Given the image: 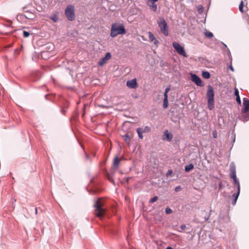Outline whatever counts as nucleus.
Masks as SVG:
<instances>
[{"label": "nucleus", "instance_id": "f257e3e1", "mask_svg": "<svg viewBox=\"0 0 249 249\" xmlns=\"http://www.w3.org/2000/svg\"><path fill=\"white\" fill-rule=\"evenodd\" d=\"M206 97L208 100V108L210 110H212L214 107V91L213 87L210 85L207 87Z\"/></svg>", "mask_w": 249, "mask_h": 249}, {"label": "nucleus", "instance_id": "f03ea898", "mask_svg": "<svg viewBox=\"0 0 249 249\" xmlns=\"http://www.w3.org/2000/svg\"><path fill=\"white\" fill-rule=\"evenodd\" d=\"M126 33V30L123 24L117 25L115 23L111 26L110 36L115 37L118 35H124Z\"/></svg>", "mask_w": 249, "mask_h": 249}, {"label": "nucleus", "instance_id": "7ed1b4c3", "mask_svg": "<svg viewBox=\"0 0 249 249\" xmlns=\"http://www.w3.org/2000/svg\"><path fill=\"white\" fill-rule=\"evenodd\" d=\"M157 23L160 30V32L165 36H167L169 35V29L167 25V23L162 17H160L157 21Z\"/></svg>", "mask_w": 249, "mask_h": 249}, {"label": "nucleus", "instance_id": "20e7f679", "mask_svg": "<svg viewBox=\"0 0 249 249\" xmlns=\"http://www.w3.org/2000/svg\"><path fill=\"white\" fill-rule=\"evenodd\" d=\"M94 206L95 208V215L99 217H102L105 213V210L103 208V202L100 199H97Z\"/></svg>", "mask_w": 249, "mask_h": 249}, {"label": "nucleus", "instance_id": "39448f33", "mask_svg": "<svg viewBox=\"0 0 249 249\" xmlns=\"http://www.w3.org/2000/svg\"><path fill=\"white\" fill-rule=\"evenodd\" d=\"M65 13L66 17L69 20L72 21L75 19L74 6L71 4L68 5L65 9Z\"/></svg>", "mask_w": 249, "mask_h": 249}, {"label": "nucleus", "instance_id": "423d86ee", "mask_svg": "<svg viewBox=\"0 0 249 249\" xmlns=\"http://www.w3.org/2000/svg\"><path fill=\"white\" fill-rule=\"evenodd\" d=\"M173 46L179 54L184 57H187V55L183 47L181 46L178 42H174L173 43Z\"/></svg>", "mask_w": 249, "mask_h": 249}, {"label": "nucleus", "instance_id": "0eeeda50", "mask_svg": "<svg viewBox=\"0 0 249 249\" xmlns=\"http://www.w3.org/2000/svg\"><path fill=\"white\" fill-rule=\"evenodd\" d=\"M191 80L193 82H194L197 86L201 87L204 86V84L203 83L201 79L196 74H195V73L191 74Z\"/></svg>", "mask_w": 249, "mask_h": 249}, {"label": "nucleus", "instance_id": "6e6552de", "mask_svg": "<svg viewBox=\"0 0 249 249\" xmlns=\"http://www.w3.org/2000/svg\"><path fill=\"white\" fill-rule=\"evenodd\" d=\"M243 106L241 113L245 114L249 112V100L246 98L243 99Z\"/></svg>", "mask_w": 249, "mask_h": 249}, {"label": "nucleus", "instance_id": "1a4fd4ad", "mask_svg": "<svg viewBox=\"0 0 249 249\" xmlns=\"http://www.w3.org/2000/svg\"><path fill=\"white\" fill-rule=\"evenodd\" d=\"M111 53L109 52L107 53L106 54L105 57L101 58L98 62V65L100 66H103L104 64H105L107 60H108L111 58Z\"/></svg>", "mask_w": 249, "mask_h": 249}, {"label": "nucleus", "instance_id": "9d476101", "mask_svg": "<svg viewBox=\"0 0 249 249\" xmlns=\"http://www.w3.org/2000/svg\"><path fill=\"white\" fill-rule=\"evenodd\" d=\"M137 85L136 79H133L131 80H128L126 82V86L131 89H135L136 88Z\"/></svg>", "mask_w": 249, "mask_h": 249}, {"label": "nucleus", "instance_id": "9b49d317", "mask_svg": "<svg viewBox=\"0 0 249 249\" xmlns=\"http://www.w3.org/2000/svg\"><path fill=\"white\" fill-rule=\"evenodd\" d=\"M148 37L150 41H154V44L155 45H157L159 43V40L156 38L152 32H148Z\"/></svg>", "mask_w": 249, "mask_h": 249}, {"label": "nucleus", "instance_id": "f8f14e48", "mask_svg": "<svg viewBox=\"0 0 249 249\" xmlns=\"http://www.w3.org/2000/svg\"><path fill=\"white\" fill-rule=\"evenodd\" d=\"M163 136L164 138V140L166 139L168 142H171L173 138V135L169 133L168 130H166L164 132Z\"/></svg>", "mask_w": 249, "mask_h": 249}, {"label": "nucleus", "instance_id": "ddd939ff", "mask_svg": "<svg viewBox=\"0 0 249 249\" xmlns=\"http://www.w3.org/2000/svg\"><path fill=\"white\" fill-rule=\"evenodd\" d=\"M25 14L23 15L26 18L32 19L35 18V15L33 13L28 11L24 10Z\"/></svg>", "mask_w": 249, "mask_h": 249}, {"label": "nucleus", "instance_id": "4468645a", "mask_svg": "<svg viewBox=\"0 0 249 249\" xmlns=\"http://www.w3.org/2000/svg\"><path fill=\"white\" fill-rule=\"evenodd\" d=\"M240 190H237V192L236 193H234L232 195V197H233V199L231 201V204L233 205H235L236 203V201L238 199V196L239 195V194H240Z\"/></svg>", "mask_w": 249, "mask_h": 249}, {"label": "nucleus", "instance_id": "2eb2a0df", "mask_svg": "<svg viewBox=\"0 0 249 249\" xmlns=\"http://www.w3.org/2000/svg\"><path fill=\"white\" fill-rule=\"evenodd\" d=\"M155 2H156L152 1L149 2L148 0L147 1V5L154 12H156L157 10V4H156Z\"/></svg>", "mask_w": 249, "mask_h": 249}, {"label": "nucleus", "instance_id": "dca6fc26", "mask_svg": "<svg viewBox=\"0 0 249 249\" xmlns=\"http://www.w3.org/2000/svg\"><path fill=\"white\" fill-rule=\"evenodd\" d=\"M54 49V45L52 43H48L44 46V51H48V53Z\"/></svg>", "mask_w": 249, "mask_h": 249}, {"label": "nucleus", "instance_id": "f3484780", "mask_svg": "<svg viewBox=\"0 0 249 249\" xmlns=\"http://www.w3.org/2000/svg\"><path fill=\"white\" fill-rule=\"evenodd\" d=\"M241 120L244 122L248 121L249 120V112L242 114Z\"/></svg>", "mask_w": 249, "mask_h": 249}, {"label": "nucleus", "instance_id": "a211bd4d", "mask_svg": "<svg viewBox=\"0 0 249 249\" xmlns=\"http://www.w3.org/2000/svg\"><path fill=\"white\" fill-rule=\"evenodd\" d=\"M236 173V168L233 163H231L230 166V174H235Z\"/></svg>", "mask_w": 249, "mask_h": 249}, {"label": "nucleus", "instance_id": "6ab92c4d", "mask_svg": "<svg viewBox=\"0 0 249 249\" xmlns=\"http://www.w3.org/2000/svg\"><path fill=\"white\" fill-rule=\"evenodd\" d=\"M120 160L117 157H116L114 158V161H113V166L114 168H118V165L120 163Z\"/></svg>", "mask_w": 249, "mask_h": 249}, {"label": "nucleus", "instance_id": "aec40b11", "mask_svg": "<svg viewBox=\"0 0 249 249\" xmlns=\"http://www.w3.org/2000/svg\"><path fill=\"white\" fill-rule=\"evenodd\" d=\"M194 166L192 163H190L188 165H187L185 166V171L186 172H189L190 170L194 169Z\"/></svg>", "mask_w": 249, "mask_h": 249}, {"label": "nucleus", "instance_id": "412c9836", "mask_svg": "<svg viewBox=\"0 0 249 249\" xmlns=\"http://www.w3.org/2000/svg\"><path fill=\"white\" fill-rule=\"evenodd\" d=\"M168 96H164L163 107V108H166L168 107Z\"/></svg>", "mask_w": 249, "mask_h": 249}, {"label": "nucleus", "instance_id": "4be33fe9", "mask_svg": "<svg viewBox=\"0 0 249 249\" xmlns=\"http://www.w3.org/2000/svg\"><path fill=\"white\" fill-rule=\"evenodd\" d=\"M202 75L203 78L206 79H209L211 76L210 73L207 71H203L202 73Z\"/></svg>", "mask_w": 249, "mask_h": 249}, {"label": "nucleus", "instance_id": "5701e85b", "mask_svg": "<svg viewBox=\"0 0 249 249\" xmlns=\"http://www.w3.org/2000/svg\"><path fill=\"white\" fill-rule=\"evenodd\" d=\"M151 130V128L148 126H145L143 128H141V131L143 133H148Z\"/></svg>", "mask_w": 249, "mask_h": 249}, {"label": "nucleus", "instance_id": "b1692460", "mask_svg": "<svg viewBox=\"0 0 249 249\" xmlns=\"http://www.w3.org/2000/svg\"><path fill=\"white\" fill-rule=\"evenodd\" d=\"M137 132L138 133L139 138L140 139H142L143 138L142 133H143L141 131V127L138 128L137 129Z\"/></svg>", "mask_w": 249, "mask_h": 249}, {"label": "nucleus", "instance_id": "393cba45", "mask_svg": "<svg viewBox=\"0 0 249 249\" xmlns=\"http://www.w3.org/2000/svg\"><path fill=\"white\" fill-rule=\"evenodd\" d=\"M204 35L206 37H207L208 38H212L213 36V34L212 32H209V31H206L204 33Z\"/></svg>", "mask_w": 249, "mask_h": 249}, {"label": "nucleus", "instance_id": "a878e982", "mask_svg": "<svg viewBox=\"0 0 249 249\" xmlns=\"http://www.w3.org/2000/svg\"><path fill=\"white\" fill-rule=\"evenodd\" d=\"M48 53V51H43L41 52V57L44 59H47L48 57L47 54Z\"/></svg>", "mask_w": 249, "mask_h": 249}, {"label": "nucleus", "instance_id": "bb28decb", "mask_svg": "<svg viewBox=\"0 0 249 249\" xmlns=\"http://www.w3.org/2000/svg\"><path fill=\"white\" fill-rule=\"evenodd\" d=\"M58 17L56 14L53 15V16L50 17V19L53 20L54 22H56L58 20Z\"/></svg>", "mask_w": 249, "mask_h": 249}, {"label": "nucleus", "instance_id": "cd10ccee", "mask_svg": "<svg viewBox=\"0 0 249 249\" xmlns=\"http://www.w3.org/2000/svg\"><path fill=\"white\" fill-rule=\"evenodd\" d=\"M123 137L124 138V140L126 142H129L130 141V138H129V135L128 134H126L124 135L123 136Z\"/></svg>", "mask_w": 249, "mask_h": 249}, {"label": "nucleus", "instance_id": "c85d7f7f", "mask_svg": "<svg viewBox=\"0 0 249 249\" xmlns=\"http://www.w3.org/2000/svg\"><path fill=\"white\" fill-rule=\"evenodd\" d=\"M234 180V184L237 185V190H240V183L239 180L237 179V178L235 179Z\"/></svg>", "mask_w": 249, "mask_h": 249}, {"label": "nucleus", "instance_id": "c756f323", "mask_svg": "<svg viewBox=\"0 0 249 249\" xmlns=\"http://www.w3.org/2000/svg\"><path fill=\"white\" fill-rule=\"evenodd\" d=\"M243 8H244V3H243V1L242 0L239 4V10L241 12L243 13Z\"/></svg>", "mask_w": 249, "mask_h": 249}, {"label": "nucleus", "instance_id": "7c9ffc66", "mask_svg": "<svg viewBox=\"0 0 249 249\" xmlns=\"http://www.w3.org/2000/svg\"><path fill=\"white\" fill-rule=\"evenodd\" d=\"M197 10L199 14H202L203 12V8L202 5H198L197 6Z\"/></svg>", "mask_w": 249, "mask_h": 249}, {"label": "nucleus", "instance_id": "2f4dec72", "mask_svg": "<svg viewBox=\"0 0 249 249\" xmlns=\"http://www.w3.org/2000/svg\"><path fill=\"white\" fill-rule=\"evenodd\" d=\"M170 89H171V86H168L165 89V92H164V96H168V92L170 90Z\"/></svg>", "mask_w": 249, "mask_h": 249}, {"label": "nucleus", "instance_id": "473e14b6", "mask_svg": "<svg viewBox=\"0 0 249 249\" xmlns=\"http://www.w3.org/2000/svg\"><path fill=\"white\" fill-rule=\"evenodd\" d=\"M158 197L157 196H155L154 197H153L150 200L149 202L150 203L155 202L158 200Z\"/></svg>", "mask_w": 249, "mask_h": 249}, {"label": "nucleus", "instance_id": "72a5a7b5", "mask_svg": "<svg viewBox=\"0 0 249 249\" xmlns=\"http://www.w3.org/2000/svg\"><path fill=\"white\" fill-rule=\"evenodd\" d=\"M165 213L166 214H170L172 213V210L170 208L167 207L165 209Z\"/></svg>", "mask_w": 249, "mask_h": 249}, {"label": "nucleus", "instance_id": "f704fd0d", "mask_svg": "<svg viewBox=\"0 0 249 249\" xmlns=\"http://www.w3.org/2000/svg\"><path fill=\"white\" fill-rule=\"evenodd\" d=\"M23 35L24 37H27L30 36V33L27 31H23Z\"/></svg>", "mask_w": 249, "mask_h": 249}, {"label": "nucleus", "instance_id": "c9c22d12", "mask_svg": "<svg viewBox=\"0 0 249 249\" xmlns=\"http://www.w3.org/2000/svg\"><path fill=\"white\" fill-rule=\"evenodd\" d=\"M236 101L238 104H239L240 105H241V101L240 99V96H237V97H236Z\"/></svg>", "mask_w": 249, "mask_h": 249}, {"label": "nucleus", "instance_id": "e433bc0d", "mask_svg": "<svg viewBox=\"0 0 249 249\" xmlns=\"http://www.w3.org/2000/svg\"><path fill=\"white\" fill-rule=\"evenodd\" d=\"M230 177L232 178L233 180L237 178L236 175L235 174H230Z\"/></svg>", "mask_w": 249, "mask_h": 249}, {"label": "nucleus", "instance_id": "4c0bfd02", "mask_svg": "<svg viewBox=\"0 0 249 249\" xmlns=\"http://www.w3.org/2000/svg\"><path fill=\"white\" fill-rule=\"evenodd\" d=\"M234 95L236 97L239 96V91L237 89L235 88L234 90Z\"/></svg>", "mask_w": 249, "mask_h": 249}, {"label": "nucleus", "instance_id": "58836bf2", "mask_svg": "<svg viewBox=\"0 0 249 249\" xmlns=\"http://www.w3.org/2000/svg\"><path fill=\"white\" fill-rule=\"evenodd\" d=\"M172 173H173V171L172 170H168V171H167V172L166 174V176L167 177H168L170 175H171L172 174Z\"/></svg>", "mask_w": 249, "mask_h": 249}, {"label": "nucleus", "instance_id": "ea45409f", "mask_svg": "<svg viewBox=\"0 0 249 249\" xmlns=\"http://www.w3.org/2000/svg\"><path fill=\"white\" fill-rule=\"evenodd\" d=\"M213 136L214 138H217V135L216 130H214L213 132Z\"/></svg>", "mask_w": 249, "mask_h": 249}, {"label": "nucleus", "instance_id": "a19ab883", "mask_svg": "<svg viewBox=\"0 0 249 249\" xmlns=\"http://www.w3.org/2000/svg\"><path fill=\"white\" fill-rule=\"evenodd\" d=\"M180 190H181V187H180V186H178V187H176L175 188V191L176 192H178V191H180Z\"/></svg>", "mask_w": 249, "mask_h": 249}, {"label": "nucleus", "instance_id": "79ce46f5", "mask_svg": "<svg viewBox=\"0 0 249 249\" xmlns=\"http://www.w3.org/2000/svg\"><path fill=\"white\" fill-rule=\"evenodd\" d=\"M180 228H181V230H184L186 228V226L185 225L183 224L180 226Z\"/></svg>", "mask_w": 249, "mask_h": 249}, {"label": "nucleus", "instance_id": "37998d69", "mask_svg": "<svg viewBox=\"0 0 249 249\" xmlns=\"http://www.w3.org/2000/svg\"><path fill=\"white\" fill-rule=\"evenodd\" d=\"M229 68L230 69V70H231V71H234V69L233 68V67L231 65L229 66Z\"/></svg>", "mask_w": 249, "mask_h": 249}, {"label": "nucleus", "instance_id": "c03bdc74", "mask_svg": "<svg viewBox=\"0 0 249 249\" xmlns=\"http://www.w3.org/2000/svg\"><path fill=\"white\" fill-rule=\"evenodd\" d=\"M85 156L87 160H88L89 159V155L86 153H85Z\"/></svg>", "mask_w": 249, "mask_h": 249}, {"label": "nucleus", "instance_id": "a18cd8bd", "mask_svg": "<svg viewBox=\"0 0 249 249\" xmlns=\"http://www.w3.org/2000/svg\"><path fill=\"white\" fill-rule=\"evenodd\" d=\"M148 0L149 1V2H151V1H152V2H157L159 0Z\"/></svg>", "mask_w": 249, "mask_h": 249}, {"label": "nucleus", "instance_id": "49530a36", "mask_svg": "<svg viewBox=\"0 0 249 249\" xmlns=\"http://www.w3.org/2000/svg\"><path fill=\"white\" fill-rule=\"evenodd\" d=\"M108 179L109 180V181L110 182H114L113 179L112 178H109Z\"/></svg>", "mask_w": 249, "mask_h": 249}, {"label": "nucleus", "instance_id": "de8ad7c7", "mask_svg": "<svg viewBox=\"0 0 249 249\" xmlns=\"http://www.w3.org/2000/svg\"><path fill=\"white\" fill-rule=\"evenodd\" d=\"M35 213H36V214H37V208H36H36H35Z\"/></svg>", "mask_w": 249, "mask_h": 249}, {"label": "nucleus", "instance_id": "09e8293b", "mask_svg": "<svg viewBox=\"0 0 249 249\" xmlns=\"http://www.w3.org/2000/svg\"><path fill=\"white\" fill-rule=\"evenodd\" d=\"M166 249H173L172 247H168Z\"/></svg>", "mask_w": 249, "mask_h": 249}, {"label": "nucleus", "instance_id": "8fccbe9b", "mask_svg": "<svg viewBox=\"0 0 249 249\" xmlns=\"http://www.w3.org/2000/svg\"><path fill=\"white\" fill-rule=\"evenodd\" d=\"M209 220V216L205 219L206 221H207Z\"/></svg>", "mask_w": 249, "mask_h": 249}, {"label": "nucleus", "instance_id": "3c124183", "mask_svg": "<svg viewBox=\"0 0 249 249\" xmlns=\"http://www.w3.org/2000/svg\"><path fill=\"white\" fill-rule=\"evenodd\" d=\"M62 113H63V114H64V112H65V111L64 109H62Z\"/></svg>", "mask_w": 249, "mask_h": 249}, {"label": "nucleus", "instance_id": "603ef678", "mask_svg": "<svg viewBox=\"0 0 249 249\" xmlns=\"http://www.w3.org/2000/svg\"><path fill=\"white\" fill-rule=\"evenodd\" d=\"M223 45H224L226 47H227L226 45H225V44H224L223 43Z\"/></svg>", "mask_w": 249, "mask_h": 249}]
</instances>
